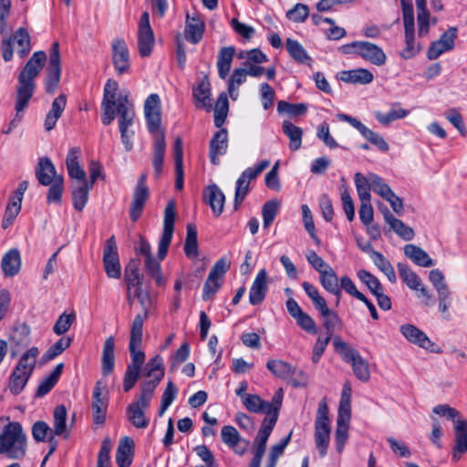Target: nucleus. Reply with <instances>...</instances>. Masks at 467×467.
<instances>
[{"label":"nucleus","instance_id":"nucleus-52","mask_svg":"<svg viewBox=\"0 0 467 467\" xmlns=\"http://www.w3.org/2000/svg\"><path fill=\"white\" fill-rule=\"evenodd\" d=\"M91 189L92 188L88 186V183H82L78 187L73 189L72 202L76 210L81 212L84 209L88 201V194Z\"/></svg>","mask_w":467,"mask_h":467},{"label":"nucleus","instance_id":"nucleus-21","mask_svg":"<svg viewBox=\"0 0 467 467\" xmlns=\"http://www.w3.org/2000/svg\"><path fill=\"white\" fill-rule=\"evenodd\" d=\"M112 63L119 75L128 73L130 70L129 48L122 38H117L112 42Z\"/></svg>","mask_w":467,"mask_h":467},{"label":"nucleus","instance_id":"nucleus-2","mask_svg":"<svg viewBox=\"0 0 467 467\" xmlns=\"http://www.w3.org/2000/svg\"><path fill=\"white\" fill-rule=\"evenodd\" d=\"M144 115L148 130L153 135L152 165L155 176L158 178L162 171L166 150L165 134L164 131L161 130V99L158 94H150L145 100Z\"/></svg>","mask_w":467,"mask_h":467},{"label":"nucleus","instance_id":"nucleus-29","mask_svg":"<svg viewBox=\"0 0 467 467\" xmlns=\"http://www.w3.org/2000/svg\"><path fill=\"white\" fill-rule=\"evenodd\" d=\"M115 338L113 336L109 337L103 346L101 358V369L104 376L109 375L115 366Z\"/></svg>","mask_w":467,"mask_h":467},{"label":"nucleus","instance_id":"nucleus-45","mask_svg":"<svg viewBox=\"0 0 467 467\" xmlns=\"http://www.w3.org/2000/svg\"><path fill=\"white\" fill-rule=\"evenodd\" d=\"M387 223L400 238L405 241H410L414 238V231L411 227L406 225L401 220L396 218L393 214L387 216Z\"/></svg>","mask_w":467,"mask_h":467},{"label":"nucleus","instance_id":"nucleus-43","mask_svg":"<svg viewBox=\"0 0 467 467\" xmlns=\"http://www.w3.org/2000/svg\"><path fill=\"white\" fill-rule=\"evenodd\" d=\"M397 268L402 282L410 289L417 290L422 283L420 277L404 263H398Z\"/></svg>","mask_w":467,"mask_h":467},{"label":"nucleus","instance_id":"nucleus-33","mask_svg":"<svg viewBox=\"0 0 467 467\" xmlns=\"http://www.w3.org/2000/svg\"><path fill=\"white\" fill-rule=\"evenodd\" d=\"M174 151V163H175V188L179 191L183 188V150H182V140L176 138L173 145Z\"/></svg>","mask_w":467,"mask_h":467},{"label":"nucleus","instance_id":"nucleus-25","mask_svg":"<svg viewBox=\"0 0 467 467\" xmlns=\"http://www.w3.org/2000/svg\"><path fill=\"white\" fill-rule=\"evenodd\" d=\"M107 408L108 400L102 397L100 382L98 381L94 387L92 395L93 422L95 424L99 425L105 422Z\"/></svg>","mask_w":467,"mask_h":467},{"label":"nucleus","instance_id":"nucleus-57","mask_svg":"<svg viewBox=\"0 0 467 467\" xmlns=\"http://www.w3.org/2000/svg\"><path fill=\"white\" fill-rule=\"evenodd\" d=\"M32 436L36 442H46L49 437H54L53 429L43 420L36 421L32 426Z\"/></svg>","mask_w":467,"mask_h":467},{"label":"nucleus","instance_id":"nucleus-6","mask_svg":"<svg viewBox=\"0 0 467 467\" xmlns=\"http://www.w3.org/2000/svg\"><path fill=\"white\" fill-rule=\"evenodd\" d=\"M335 351L337 352L344 361L350 363L355 376L361 381L366 382L370 378V371L368 362L361 357L359 352L343 341L339 337L333 339Z\"/></svg>","mask_w":467,"mask_h":467},{"label":"nucleus","instance_id":"nucleus-8","mask_svg":"<svg viewBox=\"0 0 467 467\" xmlns=\"http://www.w3.org/2000/svg\"><path fill=\"white\" fill-rule=\"evenodd\" d=\"M340 51L346 55L359 56L375 66H383L387 61V56L383 49L368 41H354L343 45Z\"/></svg>","mask_w":467,"mask_h":467},{"label":"nucleus","instance_id":"nucleus-19","mask_svg":"<svg viewBox=\"0 0 467 467\" xmlns=\"http://www.w3.org/2000/svg\"><path fill=\"white\" fill-rule=\"evenodd\" d=\"M146 174H141L137 182L130 204V217L132 222L138 221L144 209L145 203L149 199V188L146 184Z\"/></svg>","mask_w":467,"mask_h":467},{"label":"nucleus","instance_id":"nucleus-16","mask_svg":"<svg viewBox=\"0 0 467 467\" xmlns=\"http://www.w3.org/2000/svg\"><path fill=\"white\" fill-rule=\"evenodd\" d=\"M155 43L154 33L150 24V15L143 12L138 26V48L140 57H149Z\"/></svg>","mask_w":467,"mask_h":467},{"label":"nucleus","instance_id":"nucleus-50","mask_svg":"<svg viewBox=\"0 0 467 467\" xmlns=\"http://www.w3.org/2000/svg\"><path fill=\"white\" fill-rule=\"evenodd\" d=\"M140 262L138 260H130L126 265L124 271V279L127 288H132L133 285H140L142 283V277L139 273Z\"/></svg>","mask_w":467,"mask_h":467},{"label":"nucleus","instance_id":"nucleus-15","mask_svg":"<svg viewBox=\"0 0 467 467\" xmlns=\"http://www.w3.org/2000/svg\"><path fill=\"white\" fill-rule=\"evenodd\" d=\"M276 423V418H265L254 441V458L248 467H260L265 452L267 440Z\"/></svg>","mask_w":467,"mask_h":467},{"label":"nucleus","instance_id":"nucleus-61","mask_svg":"<svg viewBox=\"0 0 467 467\" xmlns=\"http://www.w3.org/2000/svg\"><path fill=\"white\" fill-rule=\"evenodd\" d=\"M71 344L70 337H61L52 345L42 356L44 362L50 361L60 355L64 350L69 348Z\"/></svg>","mask_w":467,"mask_h":467},{"label":"nucleus","instance_id":"nucleus-18","mask_svg":"<svg viewBox=\"0 0 467 467\" xmlns=\"http://www.w3.org/2000/svg\"><path fill=\"white\" fill-rule=\"evenodd\" d=\"M400 333L410 343L427 349L432 353L441 354L442 349L432 342L428 336L420 328L411 324H405L400 327Z\"/></svg>","mask_w":467,"mask_h":467},{"label":"nucleus","instance_id":"nucleus-47","mask_svg":"<svg viewBox=\"0 0 467 467\" xmlns=\"http://www.w3.org/2000/svg\"><path fill=\"white\" fill-rule=\"evenodd\" d=\"M371 257L373 259L374 264L379 267V269L384 273L387 276L388 280L394 284L397 281V276L395 270L389 260L379 252L373 251Z\"/></svg>","mask_w":467,"mask_h":467},{"label":"nucleus","instance_id":"nucleus-54","mask_svg":"<svg viewBox=\"0 0 467 467\" xmlns=\"http://www.w3.org/2000/svg\"><path fill=\"white\" fill-rule=\"evenodd\" d=\"M247 72L245 67L235 68L228 81V91L233 99L238 97L237 88L246 81Z\"/></svg>","mask_w":467,"mask_h":467},{"label":"nucleus","instance_id":"nucleus-58","mask_svg":"<svg viewBox=\"0 0 467 467\" xmlns=\"http://www.w3.org/2000/svg\"><path fill=\"white\" fill-rule=\"evenodd\" d=\"M357 275L358 279L368 286L369 291L375 296L384 290L379 278L371 273L362 269L358 272Z\"/></svg>","mask_w":467,"mask_h":467},{"label":"nucleus","instance_id":"nucleus-5","mask_svg":"<svg viewBox=\"0 0 467 467\" xmlns=\"http://www.w3.org/2000/svg\"><path fill=\"white\" fill-rule=\"evenodd\" d=\"M302 287L323 318V327L326 330L327 336L332 337L335 330H340L342 328V319L336 311L327 306L326 299L320 296L316 286L308 282H303Z\"/></svg>","mask_w":467,"mask_h":467},{"label":"nucleus","instance_id":"nucleus-26","mask_svg":"<svg viewBox=\"0 0 467 467\" xmlns=\"http://www.w3.org/2000/svg\"><path fill=\"white\" fill-rule=\"evenodd\" d=\"M56 176L58 175L51 160L47 157L39 159L36 168V177L39 183L47 186L55 181Z\"/></svg>","mask_w":467,"mask_h":467},{"label":"nucleus","instance_id":"nucleus-63","mask_svg":"<svg viewBox=\"0 0 467 467\" xmlns=\"http://www.w3.org/2000/svg\"><path fill=\"white\" fill-rule=\"evenodd\" d=\"M243 404L250 412L266 413L265 401L256 394H245Z\"/></svg>","mask_w":467,"mask_h":467},{"label":"nucleus","instance_id":"nucleus-32","mask_svg":"<svg viewBox=\"0 0 467 467\" xmlns=\"http://www.w3.org/2000/svg\"><path fill=\"white\" fill-rule=\"evenodd\" d=\"M235 54L234 47H223L219 50L217 57L218 75L222 79H225L228 76L232 62Z\"/></svg>","mask_w":467,"mask_h":467},{"label":"nucleus","instance_id":"nucleus-17","mask_svg":"<svg viewBox=\"0 0 467 467\" xmlns=\"http://www.w3.org/2000/svg\"><path fill=\"white\" fill-rule=\"evenodd\" d=\"M103 264L107 275L118 279L121 275V266L118 254V247L114 235L106 242L103 249Z\"/></svg>","mask_w":467,"mask_h":467},{"label":"nucleus","instance_id":"nucleus-11","mask_svg":"<svg viewBox=\"0 0 467 467\" xmlns=\"http://www.w3.org/2000/svg\"><path fill=\"white\" fill-rule=\"evenodd\" d=\"M118 116L121 142L126 151H130L133 148L132 137L134 136V131L130 130V127L133 125L135 118L132 102L127 101L126 99H121Z\"/></svg>","mask_w":467,"mask_h":467},{"label":"nucleus","instance_id":"nucleus-7","mask_svg":"<svg viewBox=\"0 0 467 467\" xmlns=\"http://www.w3.org/2000/svg\"><path fill=\"white\" fill-rule=\"evenodd\" d=\"M119 84L113 79H108L104 87L103 99L101 101V121L109 126L114 120L116 114H119V102L121 99H129L128 92H120L117 95Z\"/></svg>","mask_w":467,"mask_h":467},{"label":"nucleus","instance_id":"nucleus-30","mask_svg":"<svg viewBox=\"0 0 467 467\" xmlns=\"http://www.w3.org/2000/svg\"><path fill=\"white\" fill-rule=\"evenodd\" d=\"M134 442L130 437L121 439L117 451L116 463L119 467H130L132 462Z\"/></svg>","mask_w":467,"mask_h":467},{"label":"nucleus","instance_id":"nucleus-13","mask_svg":"<svg viewBox=\"0 0 467 467\" xmlns=\"http://www.w3.org/2000/svg\"><path fill=\"white\" fill-rule=\"evenodd\" d=\"M176 219V202L173 199L169 200L164 210L163 231L158 246V256L160 260H163L168 253L171 244L174 223Z\"/></svg>","mask_w":467,"mask_h":467},{"label":"nucleus","instance_id":"nucleus-49","mask_svg":"<svg viewBox=\"0 0 467 467\" xmlns=\"http://www.w3.org/2000/svg\"><path fill=\"white\" fill-rule=\"evenodd\" d=\"M161 261L158 257V260L156 258L150 257L145 258V271L147 274L155 280L156 285L158 286H163L166 283L165 278L162 276L161 267Z\"/></svg>","mask_w":467,"mask_h":467},{"label":"nucleus","instance_id":"nucleus-51","mask_svg":"<svg viewBox=\"0 0 467 467\" xmlns=\"http://www.w3.org/2000/svg\"><path fill=\"white\" fill-rule=\"evenodd\" d=\"M184 253L189 258H194L198 255L197 229L193 223L187 225Z\"/></svg>","mask_w":467,"mask_h":467},{"label":"nucleus","instance_id":"nucleus-42","mask_svg":"<svg viewBox=\"0 0 467 467\" xmlns=\"http://www.w3.org/2000/svg\"><path fill=\"white\" fill-rule=\"evenodd\" d=\"M67 409L64 405H58L55 408L53 418H54V433L57 436H64L67 438L69 431L67 430Z\"/></svg>","mask_w":467,"mask_h":467},{"label":"nucleus","instance_id":"nucleus-12","mask_svg":"<svg viewBox=\"0 0 467 467\" xmlns=\"http://www.w3.org/2000/svg\"><path fill=\"white\" fill-rule=\"evenodd\" d=\"M270 165L268 160H264L257 163L254 167L245 169L236 181L234 205L236 210L243 202L245 196L249 192V184L252 180H254L263 171Z\"/></svg>","mask_w":467,"mask_h":467},{"label":"nucleus","instance_id":"nucleus-40","mask_svg":"<svg viewBox=\"0 0 467 467\" xmlns=\"http://www.w3.org/2000/svg\"><path fill=\"white\" fill-rule=\"evenodd\" d=\"M63 368V363L57 364L51 373L41 380L36 390L37 397L45 396L54 388L62 374Z\"/></svg>","mask_w":467,"mask_h":467},{"label":"nucleus","instance_id":"nucleus-20","mask_svg":"<svg viewBox=\"0 0 467 467\" xmlns=\"http://www.w3.org/2000/svg\"><path fill=\"white\" fill-rule=\"evenodd\" d=\"M456 37L457 28L450 27L438 40L431 43L427 51L428 58L434 60L444 52L451 50L454 47Z\"/></svg>","mask_w":467,"mask_h":467},{"label":"nucleus","instance_id":"nucleus-39","mask_svg":"<svg viewBox=\"0 0 467 467\" xmlns=\"http://www.w3.org/2000/svg\"><path fill=\"white\" fill-rule=\"evenodd\" d=\"M282 130L289 139V149L293 151L299 150L302 144V129L294 125L289 120H284Z\"/></svg>","mask_w":467,"mask_h":467},{"label":"nucleus","instance_id":"nucleus-23","mask_svg":"<svg viewBox=\"0 0 467 467\" xmlns=\"http://www.w3.org/2000/svg\"><path fill=\"white\" fill-rule=\"evenodd\" d=\"M267 293V272L262 269L256 275L249 291V302L253 306L261 304Z\"/></svg>","mask_w":467,"mask_h":467},{"label":"nucleus","instance_id":"nucleus-9","mask_svg":"<svg viewBox=\"0 0 467 467\" xmlns=\"http://www.w3.org/2000/svg\"><path fill=\"white\" fill-rule=\"evenodd\" d=\"M330 420L328 407L323 399L319 404L315 421V443L320 457H325L330 442Z\"/></svg>","mask_w":467,"mask_h":467},{"label":"nucleus","instance_id":"nucleus-56","mask_svg":"<svg viewBox=\"0 0 467 467\" xmlns=\"http://www.w3.org/2000/svg\"><path fill=\"white\" fill-rule=\"evenodd\" d=\"M349 420H344L342 418L337 419L336 448L338 453L343 451L345 444L348 441Z\"/></svg>","mask_w":467,"mask_h":467},{"label":"nucleus","instance_id":"nucleus-62","mask_svg":"<svg viewBox=\"0 0 467 467\" xmlns=\"http://www.w3.org/2000/svg\"><path fill=\"white\" fill-rule=\"evenodd\" d=\"M21 205L22 203L19 202V201L9 199L1 223L3 229H7L13 224L15 219L21 211Z\"/></svg>","mask_w":467,"mask_h":467},{"label":"nucleus","instance_id":"nucleus-35","mask_svg":"<svg viewBox=\"0 0 467 467\" xmlns=\"http://www.w3.org/2000/svg\"><path fill=\"white\" fill-rule=\"evenodd\" d=\"M340 79L346 83L351 84H369L373 81V74L366 68H358L343 71Z\"/></svg>","mask_w":467,"mask_h":467},{"label":"nucleus","instance_id":"nucleus-44","mask_svg":"<svg viewBox=\"0 0 467 467\" xmlns=\"http://www.w3.org/2000/svg\"><path fill=\"white\" fill-rule=\"evenodd\" d=\"M354 181L360 202H369L371 199L370 190H372L370 175L366 177L360 172H357Z\"/></svg>","mask_w":467,"mask_h":467},{"label":"nucleus","instance_id":"nucleus-27","mask_svg":"<svg viewBox=\"0 0 467 467\" xmlns=\"http://www.w3.org/2000/svg\"><path fill=\"white\" fill-rule=\"evenodd\" d=\"M144 376L150 378V379L144 382L156 383L154 386L155 390L164 377L163 358L161 356L156 355L148 361L144 368Z\"/></svg>","mask_w":467,"mask_h":467},{"label":"nucleus","instance_id":"nucleus-1","mask_svg":"<svg viewBox=\"0 0 467 467\" xmlns=\"http://www.w3.org/2000/svg\"><path fill=\"white\" fill-rule=\"evenodd\" d=\"M46 61L47 54L44 51H36L31 56L19 73L15 96L16 115L10 121L9 127L5 130V133H10L21 122L23 119L22 112L28 106L35 93V78L41 72Z\"/></svg>","mask_w":467,"mask_h":467},{"label":"nucleus","instance_id":"nucleus-34","mask_svg":"<svg viewBox=\"0 0 467 467\" xmlns=\"http://www.w3.org/2000/svg\"><path fill=\"white\" fill-rule=\"evenodd\" d=\"M21 259L18 250L11 249L3 257L1 267L5 276L11 277L18 274Z\"/></svg>","mask_w":467,"mask_h":467},{"label":"nucleus","instance_id":"nucleus-28","mask_svg":"<svg viewBox=\"0 0 467 467\" xmlns=\"http://www.w3.org/2000/svg\"><path fill=\"white\" fill-rule=\"evenodd\" d=\"M404 254L421 267H431L435 265V262L422 248L412 244L404 246Z\"/></svg>","mask_w":467,"mask_h":467},{"label":"nucleus","instance_id":"nucleus-41","mask_svg":"<svg viewBox=\"0 0 467 467\" xmlns=\"http://www.w3.org/2000/svg\"><path fill=\"white\" fill-rule=\"evenodd\" d=\"M267 369L275 377L287 379L296 373V368L288 362L281 359H270L266 363Z\"/></svg>","mask_w":467,"mask_h":467},{"label":"nucleus","instance_id":"nucleus-36","mask_svg":"<svg viewBox=\"0 0 467 467\" xmlns=\"http://www.w3.org/2000/svg\"><path fill=\"white\" fill-rule=\"evenodd\" d=\"M221 436L223 443H225L231 449L234 450L236 453L242 455L245 452V448H237V445L240 441H242V439L234 427L231 425L223 426L221 431ZM243 441L245 443V445L249 443L246 440H243Z\"/></svg>","mask_w":467,"mask_h":467},{"label":"nucleus","instance_id":"nucleus-3","mask_svg":"<svg viewBox=\"0 0 467 467\" xmlns=\"http://www.w3.org/2000/svg\"><path fill=\"white\" fill-rule=\"evenodd\" d=\"M27 451V437L18 421L6 424L0 433V456L22 460Z\"/></svg>","mask_w":467,"mask_h":467},{"label":"nucleus","instance_id":"nucleus-10","mask_svg":"<svg viewBox=\"0 0 467 467\" xmlns=\"http://www.w3.org/2000/svg\"><path fill=\"white\" fill-rule=\"evenodd\" d=\"M145 316H136L132 321L130 335L129 351L131 362L128 367L141 369L145 361V353L140 349Z\"/></svg>","mask_w":467,"mask_h":467},{"label":"nucleus","instance_id":"nucleus-48","mask_svg":"<svg viewBox=\"0 0 467 467\" xmlns=\"http://www.w3.org/2000/svg\"><path fill=\"white\" fill-rule=\"evenodd\" d=\"M286 50L296 62L300 64H306L311 61L310 57L307 55L304 47L296 40L287 38L286 39Z\"/></svg>","mask_w":467,"mask_h":467},{"label":"nucleus","instance_id":"nucleus-38","mask_svg":"<svg viewBox=\"0 0 467 467\" xmlns=\"http://www.w3.org/2000/svg\"><path fill=\"white\" fill-rule=\"evenodd\" d=\"M193 98L197 101V108L205 109L207 111L212 109L211 88L208 80H202L193 88Z\"/></svg>","mask_w":467,"mask_h":467},{"label":"nucleus","instance_id":"nucleus-46","mask_svg":"<svg viewBox=\"0 0 467 467\" xmlns=\"http://www.w3.org/2000/svg\"><path fill=\"white\" fill-rule=\"evenodd\" d=\"M38 354L39 350L36 347L29 348L23 354L15 368H19L20 371L31 375L35 368Z\"/></svg>","mask_w":467,"mask_h":467},{"label":"nucleus","instance_id":"nucleus-24","mask_svg":"<svg viewBox=\"0 0 467 467\" xmlns=\"http://www.w3.org/2000/svg\"><path fill=\"white\" fill-rule=\"evenodd\" d=\"M203 201L211 207L215 216H220L223 212L225 196L216 184L206 187L203 192Z\"/></svg>","mask_w":467,"mask_h":467},{"label":"nucleus","instance_id":"nucleus-64","mask_svg":"<svg viewBox=\"0 0 467 467\" xmlns=\"http://www.w3.org/2000/svg\"><path fill=\"white\" fill-rule=\"evenodd\" d=\"M279 202L277 200H270L265 202L262 208L264 227L267 228L274 222L279 209Z\"/></svg>","mask_w":467,"mask_h":467},{"label":"nucleus","instance_id":"nucleus-53","mask_svg":"<svg viewBox=\"0 0 467 467\" xmlns=\"http://www.w3.org/2000/svg\"><path fill=\"white\" fill-rule=\"evenodd\" d=\"M31 375H28L19 368H15L9 379V389L14 395H18L24 389Z\"/></svg>","mask_w":467,"mask_h":467},{"label":"nucleus","instance_id":"nucleus-60","mask_svg":"<svg viewBox=\"0 0 467 467\" xmlns=\"http://www.w3.org/2000/svg\"><path fill=\"white\" fill-rule=\"evenodd\" d=\"M319 280L322 286L327 291L336 290L337 291L338 278L330 265H327V268L319 274Z\"/></svg>","mask_w":467,"mask_h":467},{"label":"nucleus","instance_id":"nucleus-31","mask_svg":"<svg viewBox=\"0 0 467 467\" xmlns=\"http://www.w3.org/2000/svg\"><path fill=\"white\" fill-rule=\"evenodd\" d=\"M204 24L197 17L186 16V25L184 29V36L187 41L192 44H197L201 41L203 36Z\"/></svg>","mask_w":467,"mask_h":467},{"label":"nucleus","instance_id":"nucleus-59","mask_svg":"<svg viewBox=\"0 0 467 467\" xmlns=\"http://www.w3.org/2000/svg\"><path fill=\"white\" fill-rule=\"evenodd\" d=\"M351 388L348 384H345L342 389L337 419L350 420L351 415Z\"/></svg>","mask_w":467,"mask_h":467},{"label":"nucleus","instance_id":"nucleus-4","mask_svg":"<svg viewBox=\"0 0 467 467\" xmlns=\"http://www.w3.org/2000/svg\"><path fill=\"white\" fill-rule=\"evenodd\" d=\"M155 384L154 382H141L140 393L136 400L127 407V418L137 429H145L150 423V420L145 415V410L150 407L153 398Z\"/></svg>","mask_w":467,"mask_h":467},{"label":"nucleus","instance_id":"nucleus-55","mask_svg":"<svg viewBox=\"0 0 467 467\" xmlns=\"http://www.w3.org/2000/svg\"><path fill=\"white\" fill-rule=\"evenodd\" d=\"M11 343L17 347H26L30 342V328L23 323L16 327L10 335Z\"/></svg>","mask_w":467,"mask_h":467},{"label":"nucleus","instance_id":"nucleus-37","mask_svg":"<svg viewBox=\"0 0 467 467\" xmlns=\"http://www.w3.org/2000/svg\"><path fill=\"white\" fill-rule=\"evenodd\" d=\"M456 444L453 450L452 457L459 459L460 454L467 451V421L457 420L455 421Z\"/></svg>","mask_w":467,"mask_h":467},{"label":"nucleus","instance_id":"nucleus-22","mask_svg":"<svg viewBox=\"0 0 467 467\" xmlns=\"http://www.w3.org/2000/svg\"><path fill=\"white\" fill-rule=\"evenodd\" d=\"M209 148V157L211 162L213 165H219V157L224 155L228 148V132L226 129L222 128L220 130L214 133L210 141Z\"/></svg>","mask_w":467,"mask_h":467},{"label":"nucleus","instance_id":"nucleus-14","mask_svg":"<svg viewBox=\"0 0 467 467\" xmlns=\"http://www.w3.org/2000/svg\"><path fill=\"white\" fill-rule=\"evenodd\" d=\"M46 73V92L48 94H54L61 78V58L58 42H54L51 46L48 57V66Z\"/></svg>","mask_w":467,"mask_h":467}]
</instances>
